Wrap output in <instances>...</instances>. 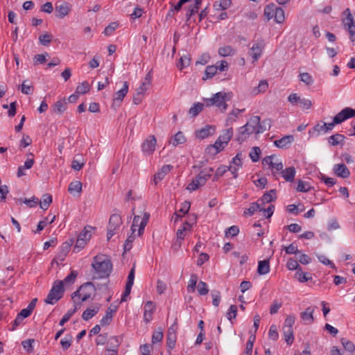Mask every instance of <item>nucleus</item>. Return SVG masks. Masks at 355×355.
Returning <instances> with one entry per match:
<instances>
[{
    "instance_id": "1",
    "label": "nucleus",
    "mask_w": 355,
    "mask_h": 355,
    "mask_svg": "<svg viewBox=\"0 0 355 355\" xmlns=\"http://www.w3.org/2000/svg\"><path fill=\"white\" fill-rule=\"evenodd\" d=\"M94 270L93 279H105L109 277L112 271V263L105 254H99L95 256L92 263Z\"/></svg>"
},
{
    "instance_id": "2",
    "label": "nucleus",
    "mask_w": 355,
    "mask_h": 355,
    "mask_svg": "<svg viewBox=\"0 0 355 355\" xmlns=\"http://www.w3.org/2000/svg\"><path fill=\"white\" fill-rule=\"evenodd\" d=\"M150 218V214L145 212L141 218L139 215H135L131 226L132 234L130 235L125 240L124 244V251H130L132 248V242L135 239V235L134 234L136 231H138V236H141L144 234L145 227L146 226L148 221Z\"/></svg>"
},
{
    "instance_id": "3",
    "label": "nucleus",
    "mask_w": 355,
    "mask_h": 355,
    "mask_svg": "<svg viewBox=\"0 0 355 355\" xmlns=\"http://www.w3.org/2000/svg\"><path fill=\"white\" fill-rule=\"evenodd\" d=\"M96 288L93 283L86 282L83 284L78 290L71 295L73 302L80 306L81 302L87 301L95 293Z\"/></svg>"
},
{
    "instance_id": "4",
    "label": "nucleus",
    "mask_w": 355,
    "mask_h": 355,
    "mask_svg": "<svg viewBox=\"0 0 355 355\" xmlns=\"http://www.w3.org/2000/svg\"><path fill=\"white\" fill-rule=\"evenodd\" d=\"M230 98V94L220 92L213 95L211 98H204L203 101L207 107L216 106L222 111L227 108L226 102Z\"/></svg>"
},
{
    "instance_id": "5",
    "label": "nucleus",
    "mask_w": 355,
    "mask_h": 355,
    "mask_svg": "<svg viewBox=\"0 0 355 355\" xmlns=\"http://www.w3.org/2000/svg\"><path fill=\"white\" fill-rule=\"evenodd\" d=\"M355 116V110L351 107H345L340 112H338L333 119V122L326 123L325 131L327 132L328 131L331 130L334 125L336 124H340L344 121L354 117Z\"/></svg>"
},
{
    "instance_id": "6",
    "label": "nucleus",
    "mask_w": 355,
    "mask_h": 355,
    "mask_svg": "<svg viewBox=\"0 0 355 355\" xmlns=\"http://www.w3.org/2000/svg\"><path fill=\"white\" fill-rule=\"evenodd\" d=\"M64 291L63 282H55L45 299V302L49 304H54L62 298Z\"/></svg>"
},
{
    "instance_id": "7",
    "label": "nucleus",
    "mask_w": 355,
    "mask_h": 355,
    "mask_svg": "<svg viewBox=\"0 0 355 355\" xmlns=\"http://www.w3.org/2000/svg\"><path fill=\"white\" fill-rule=\"evenodd\" d=\"M272 7L273 5L272 6H267L264 10L265 15L268 19L274 18L275 21L278 24L283 23L285 19L284 10L280 7L275 8L273 10Z\"/></svg>"
},
{
    "instance_id": "8",
    "label": "nucleus",
    "mask_w": 355,
    "mask_h": 355,
    "mask_svg": "<svg viewBox=\"0 0 355 355\" xmlns=\"http://www.w3.org/2000/svg\"><path fill=\"white\" fill-rule=\"evenodd\" d=\"M121 224V218L119 214H112L110 216L107 226V240H110L116 234Z\"/></svg>"
},
{
    "instance_id": "9",
    "label": "nucleus",
    "mask_w": 355,
    "mask_h": 355,
    "mask_svg": "<svg viewBox=\"0 0 355 355\" xmlns=\"http://www.w3.org/2000/svg\"><path fill=\"white\" fill-rule=\"evenodd\" d=\"M157 144V140L154 135L148 136L142 143L141 148L144 154L150 155L155 150V146Z\"/></svg>"
},
{
    "instance_id": "10",
    "label": "nucleus",
    "mask_w": 355,
    "mask_h": 355,
    "mask_svg": "<svg viewBox=\"0 0 355 355\" xmlns=\"http://www.w3.org/2000/svg\"><path fill=\"white\" fill-rule=\"evenodd\" d=\"M257 129L250 128V127L246 126V125H244L239 128L236 139L239 143H242L249 138L250 135L253 133L257 134Z\"/></svg>"
},
{
    "instance_id": "11",
    "label": "nucleus",
    "mask_w": 355,
    "mask_h": 355,
    "mask_svg": "<svg viewBox=\"0 0 355 355\" xmlns=\"http://www.w3.org/2000/svg\"><path fill=\"white\" fill-rule=\"evenodd\" d=\"M128 92V83L124 82L123 87L116 92L113 98V105L119 106Z\"/></svg>"
},
{
    "instance_id": "12",
    "label": "nucleus",
    "mask_w": 355,
    "mask_h": 355,
    "mask_svg": "<svg viewBox=\"0 0 355 355\" xmlns=\"http://www.w3.org/2000/svg\"><path fill=\"white\" fill-rule=\"evenodd\" d=\"M71 11V5L67 2H63L61 4H55V16L60 19L64 18Z\"/></svg>"
},
{
    "instance_id": "13",
    "label": "nucleus",
    "mask_w": 355,
    "mask_h": 355,
    "mask_svg": "<svg viewBox=\"0 0 355 355\" xmlns=\"http://www.w3.org/2000/svg\"><path fill=\"white\" fill-rule=\"evenodd\" d=\"M207 179L204 175H201V173L192 180L191 183H189L187 186V189L190 191H194L198 189L200 187L205 184Z\"/></svg>"
},
{
    "instance_id": "14",
    "label": "nucleus",
    "mask_w": 355,
    "mask_h": 355,
    "mask_svg": "<svg viewBox=\"0 0 355 355\" xmlns=\"http://www.w3.org/2000/svg\"><path fill=\"white\" fill-rule=\"evenodd\" d=\"M215 132V127L211 125H207L202 128L196 132V137L200 139H204L211 135Z\"/></svg>"
},
{
    "instance_id": "15",
    "label": "nucleus",
    "mask_w": 355,
    "mask_h": 355,
    "mask_svg": "<svg viewBox=\"0 0 355 355\" xmlns=\"http://www.w3.org/2000/svg\"><path fill=\"white\" fill-rule=\"evenodd\" d=\"M263 49L262 43H256L249 50V55L253 58V62H256L261 57Z\"/></svg>"
},
{
    "instance_id": "16",
    "label": "nucleus",
    "mask_w": 355,
    "mask_h": 355,
    "mask_svg": "<svg viewBox=\"0 0 355 355\" xmlns=\"http://www.w3.org/2000/svg\"><path fill=\"white\" fill-rule=\"evenodd\" d=\"M333 170L337 176L343 178H347L350 175L349 170L344 164H335Z\"/></svg>"
},
{
    "instance_id": "17",
    "label": "nucleus",
    "mask_w": 355,
    "mask_h": 355,
    "mask_svg": "<svg viewBox=\"0 0 355 355\" xmlns=\"http://www.w3.org/2000/svg\"><path fill=\"white\" fill-rule=\"evenodd\" d=\"M173 168V166L171 164L164 165L162 168L154 175L155 184H157L159 182L163 180L166 175Z\"/></svg>"
},
{
    "instance_id": "18",
    "label": "nucleus",
    "mask_w": 355,
    "mask_h": 355,
    "mask_svg": "<svg viewBox=\"0 0 355 355\" xmlns=\"http://www.w3.org/2000/svg\"><path fill=\"white\" fill-rule=\"evenodd\" d=\"M315 311V307L309 306L305 309L304 311L300 313L302 320L308 324H312L314 321L313 313Z\"/></svg>"
},
{
    "instance_id": "19",
    "label": "nucleus",
    "mask_w": 355,
    "mask_h": 355,
    "mask_svg": "<svg viewBox=\"0 0 355 355\" xmlns=\"http://www.w3.org/2000/svg\"><path fill=\"white\" fill-rule=\"evenodd\" d=\"M294 141V137L293 135H286L280 139L275 140L274 144L279 148H286Z\"/></svg>"
},
{
    "instance_id": "20",
    "label": "nucleus",
    "mask_w": 355,
    "mask_h": 355,
    "mask_svg": "<svg viewBox=\"0 0 355 355\" xmlns=\"http://www.w3.org/2000/svg\"><path fill=\"white\" fill-rule=\"evenodd\" d=\"M155 311V305L151 301H148L144 305V319L146 322L152 320V315Z\"/></svg>"
},
{
    "instance_id": "21",
    "label": "nucleus",
    "mask_w": 355,
    "mask_h": 355,
    "mask_svg": "<svg viewBox=\"0 0 355 355\" xmlns=\"http://www.w3.org/2000/svg\"><path fill=\"white\" fill-rule=\"evenodd\" d=\"M191 227H192L191 224H190L189 223H188L187 221L184 222L182 224V226L180 229H178L177 231V233H176L177 238L180 240H184L186 236L187 232L191 231Z\"/></svg>"
},
{
    "instance_id": "22",
    "label": "nucleus",
    "mask_w": 355,
    "mask_h": 355,
    "mask_svg": "<svg viewBox=\"0 0 355 355\" xmlns=\"http://www.w3.org/2000/svg\"><path fill=\"white\" fill-rule=\"evenodd\" d=\"M121 340V338L117 336H113L110 338L108 341V344L112 347V349H107V351L108 352H112L113 354L116 355L118 347L120 345Z\"/></svg>"
},
{
    "instance_id": "23",
    "label": "nucleus",
    "mask_w": 355,
    "mask_h": 355,
    "mask_svg": "<svg viewBox=\"0 0 355 355\" xmlns=\"http://www.w3.org/2000/svg\"><path fill=\"white\" fill-rule=\"evenodd\" d=\"M37 302V298L33 299L28 305V306L26 309H23L18 315L21 317H22V319H24L27 317H28L31 313L33 312V309L35 307Z\"/></svg>"
},
{
    "instance_id": "24",
    "label": "nucleus",
    "mask_w": 355,
    "mask_h": 355,
    "mask_svg": "<svg viewBox=\"0 0 355 355\" xmlns=\"http://www.w3.org/2000/svg\"><path fill=\"white\" fill-rule=\"evenodd\" d=\"M295 168L293 166L286 168L282 171V175L286 182H293L295 175Z\"/></svg>"
},
{
    "instance_id": "25",
    "label": "nucleus",
    "mask_w": 355,
    "mask_h": 355,
    "mask_svg": "<svg viewBox=\"0 0 355 355\" xmlns=\"http://www.w3.org/2000/svg\"><path fill=\"white\" fill-rule=\"evenodd\" d=\"M270 271V265L268 260H263L259 261L257 272L259 275H263L268 273Z\"/></svg>"
},
{
    "instance_id": "26",
    "label": "nucleus",
    "mask_w": 355,
    "mask_h": 355,
    "mask_svg": "<svg viewBox=\"0 0 355 355\" xmlns=\"http://www.w3.org/2000/svg\"><path fill=\"white\" fill-rule=\"evenodd\" d=\"M99 311V306H96L93 308L87 309L82 315V318L84 320H89L94 317Z\"/></svg>"
},
{
    "instance_id": "27",
    "label": "nucleus",
    "mask_w": 355,
    "mask_h": 355,
    "mask_svg": "<svg viewBox=\"0 0 355 355\" xmlns=\"http://www.w3.org/2000/svg\"><path fill=\"white\" fill-rule=\"evenodd\" d=\"M233 136V128H230L223 132L218 139L222 141L225 145H227L228 142L231 140Z\"/></svg>"
},
{
    "instance_id": "28",
    "label": "nucleus",
    "mask_w": 355,
    "mask_h": 355,
    "mask_svg": "<svg viewBox=\"0 0 355 355\" xmlns=\"http://www.w3.org/2000/svg\"><path fill=\"white\" fill-rule=\"evenodd\" d=\"M268 88V84L266 80H262L259 82L258 86L254 87L252 89V94L257 95L260 93H264Z\"/></svg>"
},
{
    "instance_id": "29",
    "label": "nucleus",
    "mask_w": 355,
    "mask_h": 355,
    "mask_svg": "<svg viewBox=\"0 0 355 355\" xmlns=\"http://www.w3.org/2000/svg\"><path fill=\"white\" fill-rule=\"evenodd\" d=\"M205 105V103H194L193 105L189 109V114L191 117H196L200 112L202 111Z\"/></svg>"
},
{
    "instance_id": "30",
    "label": "nucleus",
    "mask_w": 355,
    "mask_h": 355,
    "mask_svg": "<svg viewBox=\"0 0 355 355\" xmlns=\"http://www.w3.org/2000/svg\"><path fill=\"white\" fill-rule=\"evenodd\" d=\"M296 189L299 192H310L314 191V188L310 185L309 182L302 180L298 181Z\"/></svg>"
},
{
    "instance_id": "31",
    "label": "nucleus",
    "mask_w": 355,
    "mask_h": 355,
    "mask_svg": "<svg viewBox=\"0 0 355 355\" xmlns=\"http://www.w3.org/2000/svg\"><path fill=\"white\" fill-rule=\"evenodd\" d=\"M218 71V68L215 65L207 66L205 69V76L202 77L203 80L211 78Z\"/></svg>"
},
{
    "instance_id": "32",
    "label": "nucleus",
    "mask_w": 355,
    "mask_h": 355,
    "mask_svg": "<svg viewBox=\"0 0 355 355\" xmlns=\"http://www.w3.org/2000/svg\"><path fill=\"white\" fill-rule=\"evenodd\" d=\"M345 136L341 134H335L329 137V143L331 146H337L344 141Z\"/></svg>"
},
{
    "instance_id": "33",
    "label": "nucleus",
    "mask_w": 355,
    "mask_h": 355,
    "mask_svg": "<svg viewBox=\"0 0 355 355\" xmlns=\"http://www.w3.org/2000/svg\"><path fill=\"white\" fill-rule=\"evenodd\" d=\"M186 141L184 134L182 132H178L175 135L174 138L170 141V143L176 146L178 144H184Z\"/></svg>"
},
{
    "instance_id": "34",
    "label": "nucleus",
    "mask_w": 355,
    "mask_h": 355,
    "mask_svg": "<svg viewBox=\"0 0 355 355\" xmlns=\"http://www.w3.org/2000/svg\"><path fill=\"white\" fill-rule=\"evenodd\" d=\"M271 126V120L270 119H266L262 121V122H259V125L257 130V134L263 133L265 132L267 128L270 129Z\"/></svg>"
},
{
    "instance_id": "35",
    "label": "nucleus",
    "mask_w": 355,
    "mask_h": 355,
    "mask_svg": "<svg viewBox=\"0 0 355 355\" xmlns=\"http://www.w3.org/2000/svg\"><path fill=\"white\" fill-rule=\"evenodd\" d=\"M191 207L189 201H184L182 202L178 208L176 209L177 214H180L182 216L188 213Z\"/></svg>"
},
{
    "instance_id": "36",
    "label": "nucleus",
    "mask_w": 355,
    "mask_h": 355,
    "mask_svg": "<svg viewBox=\"0 0 355 355\" xmlns=\"http://www.w3.org/2000/svg\"><path fill=\"white\" fill-rule=\"evenodd\" d=\"M261 205H259L257 202H252L250 205V207L245 209L243 212V214L245 216H250L253 215L256 211H260Z\"/></svg>"
},
{
    "instance_id": "37",
    "label": "nucleus",
    "mask_w": 355,
    "mask_h": 355,
    "mask_svg": "<svg viewBox=\"0 0 355 355\" xmlns=\"http://www.w3.org/2000/svg\"><path fill=\"white\" fill-rule=\"evenodd\" d=\"M78 309V306L76 304L73 309H69L68 311L64 315L62 318L60 320L59 324L60 326L64 325L69 320L71 317L76 312Z\"/></svg>"
},
{
    "instance_id": "38",
    "label": "nucleus",
    "mask_w": 355,
    "mask_h": 355,
    "mask_svg": "<svg viewBox=\"0 0 355 355\" xmlns=\"http://www.w3.org/2000/svg\"><path fill=\"white\" fill-rule=\"evenodd\" d=\"M202 0H195V3L193 6H191L189 12L187 13V20H189L191 17L194 14L197 13L198 12V10L200 8V6L202 3Z\"/></svg>"
},
{
    "instance_id": "39",
    "label": "nucleus",
    "mask_w": 355,
    "mask_h": 355,
    "mask_svg": "<svg viewBox=\"0 0 355 355\" xmlns=\"http://www.w3.org/2000/svg\"><path fill=\"white\" fill-rule=\"evenodd\" d=\"M67 103L63 100H59L53 105V112L61 114L66 110Z\"/></svg>"
},
{
    "instance_id": "40",
    "label": "nucleus",
    "mask_w": 355,
    "mask_h": 355,
    "mask_svg": "<svg viewBox=\"0 0 355 355\" xmlns=\"http://www.w3.org/2000/svg\"><path fill=\"white\" fill-rule=\"evenodd\" d=\"M232 0H220L218 2L216 1L214 6L216 10H225L230 6Z\"/></svg>"
},
{
    "instance_id": "41",
    "label": "nucleus",
    "mask_w": 355,
    "mask_h": 355,
    "mask_svg": "<svg viewBox=\"0 0 355 355\" xmlns=\"http://www.w3.org/2000/svg\"><path fill=\"white\" fill-rule=\"evenodd\" d=\"M295 277H297L298 280L302 283L306 282L311 279V275L309 273L302 272L301 268H300V270L296 272Z\"/></svg>"
},
{
    "instance_id": "42",
    "label": "nucleus",
    "mask_w": 355,
    "mask_h": 355,
    "mask_svg": "<svg viewBox=\"0 0 355 355\" xmlns=\"http://www.w3.org/2000/svg\"><path fill=\"white\" fill-rule=\"evenodd\" d=\"M284 340L288 345H291L294 340L293 329H283Z\"/></svg>"
},
{
    "instance_id": "43",
    "label": "nucleus",
    "mask_w": 355,
    "mask_h": 355,
    "mask_svg": "<svg viewBox=\"0 0 355 355\" xmlns=\"http://www.w3.org/2000/svg\"><path fill=\"white\" fill-rule=\"evenodd\" d=\"M89 91V84L87 81H84L76 87V93L78 94H84Z\"/></svg>"
},
{
    "instance_id": "44",
    "label": "nucleus",
    "mask_w": 355,
    "mask_h": 355,
    "mask_svg": "<svg viewBox=\"0 0 355 355\" xmlns=\"http://www.w3.org/2000/svg\"><path fill=\"white\" fill-rule=\"evenodd\" d=\"M261 118L259 116H252L245 124L246 126L253 129H258Z\"/></svg>"
},
{
    "instance_id": "45",
    "label": "nucleus",
    "mask_w": 355,
    "mask_h": 355,
    "mask_svg": "<svg viewBox=\"0 0 355 355\" xmlns=\"http://www.w3.org/2000/svg\"><path fill=\"white\" fill-rule=\"evenodd\" d=\"M191 63V58L189 55H182L180 60L178 64V67H179L180 69H182L187 67H188Z\"/></svg>"
},
{
    "instance_id": "46",
    "label": "nucleus",
    "mask_w": 355,
    "mask_h": 355,
    "mask_svg": "<svg viewBox=\"0 0 355 355\" xmlns=\"http://www.w3.org/2000/svg\"><path fill=\"white\" fill-rule=\"evenodd\" d=\"M295 321V317L293 315H289L284 320L283 329H293V326Z\"/></svg>"
},
{
    "instance_id": "47",
    "label": "nucleus",
    "mask_w": 355,
    "mask_h": 355,
    "mask_svg": "<svg viewBox=\"0 0 355 355\" xmlns=\"http://www.w3.org/2000/svg\"><path fill=\"white\" fill-rule=\"evenodd\" d=\"M73 243L74 240L73 239H68L62 244L60 251L66 254H68Z\"/></svg>"
},
{
    "instance_id": "48",
    "label": "nucleus",
    "mask_w": 355,
    "mask_h": 355,
    "mask_svg": "<svg viewBox=\"0 0 355 355\" xmlns=\"http://www.w3.org/2000/svg\"><path fill=\"white\" fill-rule=\"evenodd\" d=\"M69 191L70 193H80L82 190V183L79 181H73L69 186Z\"/></svg>"
},
{
    "instance_id": "49",
    "label": "nucleus",
    "mask_w": 355,
    "mask_h": 355,
    "mask_svg": "<svg viewBox=\"0 0 355 355\" xmlns=\"http://www.w3.org/2000/svg\"><path fill=\"white\" fill-rule=\"evenodd\" d=\"M198 282V276L196 274H192L191 275L189 284L187 286V290L189 292H194L196 287V284Z\"/></svg>"
},
{
    "instance_id": "50",
    "label": "nucleus",
    "mask_w": 355,
    "mask_h": 355,
    "mask_svg": "<svg viewBox=\"0 0 355 355\" xmlns=\"http://www.w3.org/2000/svg\"><path fill=\"white\" fill-rule=\"evenodd\" d=\"M218 53L222 57H226L234 54V50L230 46H225L219 48Z\"/></svg>"
},
{
    "instance_id": "51",
    "label": "nucleus",
    "mask_w": 355,
    "mask_h": 355,
    "mask_svg": "<svg viewBox=\"0 0 355 355\" xmlns=\"http://www.w3.org/2000/svg\"><path fill=\"white\" fill-rule=\"evenodd\" d=\"M78 275V272L75 270H72L62 282H63V284L71 285L74 283L76 277Z\"/></svg>"
},
{
    "instance_id": "52",
    "label": "nucleus",
    "mask_w": 355,
    "mask_h": 355,
    "mask_svg": "<svg viewBox=\"0 0 355 355\" xmlns=\"http://www.w3.org/2000/svg\"><path fill=\"white\" fill-rule=\"evenodd\" d=\"M92 227L91 226H87L84 228V230L80 233L78 238L83 239L85 242L91 238V230Z\"/></svg>"
},
{
    "instance_id": "53",
    "label": "nucleus",
    "mask_w": 355,
    "mask_h": 355,
    "mask_svg": "<svg viewBox=\"0 0 355 355\" xmlns=\"http://www.w3.org/2000/svg\"><path fill=\"white\" fill-rule=\"evenodd\" d=\"M53 38V35L50 33H45L39 36V41L43 46H48Z\"/></svg>"
},
{
    "instance_id": "54",
    "label": "nucleus",
    "mask_w": 355,
    "mask_h": 355,
    "mask_svg": "<svg viewBox=\"0 0 355 355\" xmlns=\"http://www.w3.org/2000/svg\"><path fill=\"white\" fill-rule=\"evenodd\" d=\"M261 154L259 147H253L250 153V157L253 162L259 161Z\"/></svg>"
},
{
    "instance_id": "55",
    "label": "nucleus",
    "mask_w": 355,
    "mask_h": 355,
    "mask_svg": "<svg viewBox=\"0 0 355 355\" xmlns=\"http://www.w3.org/2000/svg\"><path fill=\"white\" fill-rule=\"evenodd\" d=\"M176 340H177L176 334H173V333L167 334L166 344H167V346L170 349H173L175 347Z\"/></svg>"
},
{
    "instance_id": "56",
    "label": "nucleus",
    "mask_w": 355,
    "mask_h": 355,
    "mask_svg": "<svg viewBox=\"0 0 355 355\" xmlns=\"http://www.w3.org/2000/svg\"><path fill=\"white\" fill-rule=\"evenodd\" d=\"M341 343L345 350L353 352L355 350V346L354 343L347 339L343 338L341 339Z\"/></svg>"
},
{
    "instance_id": "57",
    "label": "nucleus",
    "mask_w": 355,
    "mask_h": 355,
    "mask_svg": "<svg viewBox=\"0 0 355 355\" xmlns=\"http://www.w3.org/2000/svg\"><path fill=\"white\" fill-rule=\"evenodd\" d=\"M300 80L306 85H311L313 83V79L309 73H302L300 74Z\"/></svg>"
},
{
    "instance_id": "58",
    "label": "nucleus",
    "mask_w": 355,
    "mask_h": 355,
    "mask_svg": "<svg viewBox=\"0 0 355 355\" xmlns=\"http://www.w3.org/2000/svg\"><path fill=\"white\" fill-rule=\"evenodd\" d=\"M244 111L243 110L234 109L229 114L227 121V123H232L235 121L238 117V115Z\"/></svg>"
},
{
    "instance_id": "59",
    "label": "nucleus",
    "mask_w": 355,
    "mask_h": 355,
    "mask_svg": "<svg viewBox=\"0 0 355 355\" xmlns=\"http://www.w3.org/2000/svg\"><path fill=\"white\" fill-rule=\"evenodd\" d=\"M227 171V166L225 165H220L216 171L215 175L213 178V181H217L218 178L224 175Z\"/></svg>"
},
{
    "instance_id": "60",
    "label": "nucleus",
    "mask_w": 355,
    "mask_h": 355,
    "mask_svg": "<svg viewBox=\"0 0 355 355\" xmlns=\"http://www.w3.org/2000/svg\"><path fill=\"white\" fill-rule=\"evenodd\" d=\"M163 339V331L161 328H158V329L154 331L152 336V343H156L158 342H161Z\"/></svg>"
},
{
    "instance_id": "61",
    "label": "nucleus",
    "mask_w": 355,
    "mask_h": 355,
    "mask_svg": "<svg viewBox=\"0 0 355 355\" xmlns=\"http://www.w3.org/2000/svg\"><path fill=\"white\" fill-rule=\"evenodd\" d=\"M197 288L198 292L200 295H205L209 292L207 284L202 281L199 282Z\"/></svg>"
},
{
    "instance_id": "62",
    "label": "nucleus",
    "mask_w": 355,
    "mask_h": 355,
    "mask_svg": "<svg viewBox=\"0 0 355 355\" xmlns=\"http://www.w3.org/2000/svg\"><path fill=\"white\" fill-rule=\"evenodd\" d=\"M118 27V22H112L105 27L103 33L105 35H110Z\"/></svg>"
},
{
    "instance_id": "63",
    "label": "nucleus",
    "mask_w": 355,
    "mask_h": 355,
    "mask_svg": "<svg viewBox=\"0 0 355 355\" xmlns=\"http://www.w3.org/2000/svg\"><path fill=\"white\" fill-rule=\"evenodd\" d=\"M282 302H279L277 300H274L272 302L270 309V313L271 315L275 314L278 312L279 309L282 307Z\"/></svg>"
},
{
    "instance_id": "64",
    "label": "nucleus",
    "mask_w": 355,
    "mask_h": 355,
    "mask_svg": "<svg viewBox=\"0 0 355 355\" xmlns=\"http://www.w3.org/2000/svg\"><path fill=\"white\" fill-rule=\"evenodd\" d=\"M286 265L288 269L290 270H297V271L298 270H300V268H301L298 264L297 261L291 258L288 260Z\"/></svg>"
}]
</instances>
